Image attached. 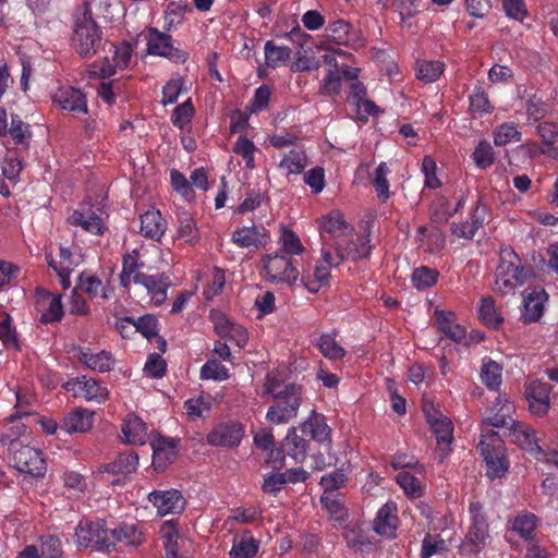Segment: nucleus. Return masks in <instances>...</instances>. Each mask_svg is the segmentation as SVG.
I'll return each instance as SVG.
<instances>
[{"label": "nucleus", "instance_id": "nucleus-61", "mask_svg": "<svg viewBox=\"0 0 558 558\" xmlns=\"http://www.w3.org/2000/svg\"><path fill=\"white\" fill-rule=\"evenodd\" d=\"M41 558H63L61 539L56 535H43L39 538Z\"/></svg>", "mask_w": 558, "mask_h": 558}, {"label": "nucleus", "instance_id": "nucleus-44", "mask_svg": "<svg viewBox=\"0 0 558 558\" xmlns=\"http://www.w3.org/2000/svg\"><path fill=\"white\" fill-rule=\"evenodd\" d=\"M480 377L488 389L497 390L502 381V366L486 356L482 360Z\"/></svg>", "mask_w": 558, "mask_h": 558}, {"label": "nucleus", "instance_id": "nucleus-48", "mask_svg": "<svg viewBox=\"0 0 558 558\" xmlns=\"http://www.w3.org/2000/svg\"><path fill=\"white\" fill-rule=\"evenodd\" d=\"M445 63L439 60H420L416 62L415 73L416 77L424 83H434L442 74Z\"/></svg>", "mask_w": 558, "mask_h": 558}, {"label": "nucleus", "instance_id": "nucleus-32", "mask_svg": "<svg viewBox=\"0 0 558 558\" xmlns=\"http://www.w3.org/2000/svg\"><path fill=\"white\" fill-rule=\"evenodd\" d=\"M435 319L438 329L449 339L457 343L462 342L465 339L466 330L461 324L457 323L454 313L437 310L435 311Z\"/></svg>", "mask_w": 558, "mask_h": 558}, {"label": "nucleus", "instance_id": "nucleus-43", "mask_svg": "<svg viewBox=\"0 0 558 558\" xmlns=\"http://www.w3.org/2000/svg\"><path fill=\"white\" fill-rule=\"evenodd\" d=\"M278 245V252L291 258L302 255L305 251L300 236L288 227H281Z\"/></svg>", "mask_w": 558, "mask_h": 558}, {"label": "nucleus", "instance_id": "nucleus-55", "mask_svg": "<svg viewBox=\"0 0 558 558\" xmlns=\"http://www.w3.org/2000/svg\"><path fill=\"white\" fill-rule=\"evenodd\" d=\"M521 132L513 122H505L497 126L494 131V144L496 146H505L511 142H520Z\"/></svg>", "mask_w": 558, "mask_h": 558}, {"label": "nucleus", "instance_id": "nucleus-51", "mask_svg": "<svg viewBox=\"0 0 558 558\" xmlns=\"http://www.w3.org/2000/svg\"><path fill=\"white\" fill-rule=\"evenodd\" d=\"M480 319L488 327L497 328L504 320L490 296L482 298L478 304Z\"/></svg>", "mask_w": 558, "mask_h": 558}, {"label": "nucleus", "instance_id": "nucleus-12", "mask_svg": "<svg viewBox=\"0 0 558 558\" xmlns=\"http://www.w3.org/2000/svg\"><path fill=\"white\" fill-rule=\"evenodd\" d=\"M279 402L268 409L266 418L272 424H283L296 416L301 405V390L299 387L288 389V396L278 399Z\"/></svg>", "mask_w": 558, "mask_h": 558}, {"label": "nucleus", "instance_id": "nucleus-10", "mask_svg": "<svg viewBox=\"0 0 558 558\" xmlns=\"http://www.w3.org/2000/svg\"><path fill=\"white\" fill-rule=\"evenodd\" d=\"M146 41L147 52L151 56L163 57L175 63H184L187 59V52L174 47L172 37L157 28H148Z\"/></svg>", "mask_w": 558, "mask_h": 558}, {"label": "nucleus", "instance_id": "nucleus-33", "mask_svg": "<svg viewBox=\"0 0 558 558\" xmlns=\"http://www.w3.org/2000/svg\"><path fill=\"white\" fill-rule=\"evenodd\" d=\"M121 432L122 439L126 444L141 446L146 442L147 426L145 422L134 413H130L125 416Z\"/></svg>", "mask_w": 558, "mask_h": 558}, {"label": "nucleus", "instance_id": "nucleus-40", "mask_svg": "<svg viewBox=\"0 0 558 558\" xmlns=\"http://www.w3.org/2000/svg\"><path fill=\"white\" fill-rule=\"evenodd\" d=\"M215 329L220 337L234 342L239 348H243L247 343V331L226 317H221L216 322Z\"/></svg>", "mask_w": 558, "mask_h": 558}, {"label": "nucleus", "instance_id": "nucleus-16", "mask_svg": "<svg viewBox=\"0 0 558 558\" xmlns=\"http://www.w3.org/2000/svg\"><path fill=\"white\" fill-rule=\"evenodd\" d=\"M54 105L74 114L88 112L86 96L81 89L72 86H60L51 95Z\"/></svg>", "mask_w": 558, "mask_h": 558}, {"label": "nucleus", "instance_id": "nucleus-50", "mask_svg": "<svg viewBox=\"0 0 558 558\" xmlns=\"http://www.w3.org/2000/svg\"><path fill=\"white\" fill-rule=\"evenodd\" d=\"M138 468V456L134 451L120 453L116 460L107 465V470L117 474H131Z\"/></svg>", "mask_w": 558, "mask_h": 558}, {"label": "nucleus", "instance_id": "nucleus-17", "mask_svg": "<svg viewBox=\"0 0 558 558\" xmlns=\"http://www.w3.org/2000/svg\"><path fill=\"white\" fill-rule=\"evenodd\" d=\"M428 422L433 429L437 449L436 454L440 462H442L451 453V445L453 440V424L450 418L439 414L437 416H429Z\"/></svg>", "mask_w": 558, "mask_h": 558}, {"label": "nucleus", "instance_id": "nucleus-34", "mask_svg": "<svg viewBox=\"0 0 558 558\" xmlns=\"http://www.w3.org/2000/svg\"><path fill=\"white\" fill-rule=\"evenodd\" d=\"M26 430L22 418L16 415L9 416L0 427V445L9 451L20 446L17 442Z\"/></svg>", "mask_w": 558, "mask_h": 558}, {"label": "nucleus", "instance_id": "nucleus-24", "mask_svg": "<svg viewBox=\"0 0 558 558\" xmlns=\"http://www.w3.org/2000/svg\"><path fill=\"white\" fill-rule=\"evenodd\" d=\"M399 519L397 515V506L395 502L385 504L377 511L376 517L373 521L374 532L387 538L396 537Z\"/></svg>", "mask_w": 558, "mask_h": 558}, {"label": "nucleus", "instance_id": "nucleus-54", "mask_svg": "<svg viewBox=\"0 0 558 558\" xmlns=\"http://www.w3.org/2000/svg\"><path fill=\"white\" fill-rule=\"evenodd\" d=\"M390 170L388 168V165L381 161L375 169L373 177V184L375 191L377 193L378 198L381 199L383 202H386L390 196V185L387 179Z\"/></svg>", "mask_w": 558, "mask_h": 558}, {"label": "nucleus", "instance_id": "nucleus-8", "mask_svg": "<svg viewBox=\"0 0 558 558\" xmlns=\"http://www.w3.org/2000/svg\"><path fill=\"white\" fill-rule=\"evenodd\" d=\"M478 449L485 462L486 476L492 481L502 478L510 468L507 449L501 444L494 445L484 439H481Z\"/></svg>", "mask_w": 558, "mask_h": 558}, {"label": "nucleus", "instance_id": "nucleus-29", "mask_svg": "<svg viewBox=\"0 0 558 558\" xmlns=\"http://www.w3.org/2000/svg\"><path fill=\"white\" fill-rule=\"evenodd\" d=\"M153 449V466L157 471H163L177 458V446L173 440L157 437L150 441Z\"/></svg>", "mask_w": 558, "mask_h": 558}, {"label": "nucleus", "instance_id": "nucleus-4", "mask_svg": "<svg viewBox=\"0 0 558 558\" xmlns=\"http://www.w3.org/2000/svg\"><path fill=\"white\" fill-rule=\"evenodd\" d=\"M524 269L518 254L510 247L502 248L495 272V290L501 294L511 293L524 283Z\"/></svg>", "mask_w": 558, "mask_h": 558}, {"label": "nucleus", "instance_id": "nucleus-38", "mask_svg": "<svg viewBox=\"0 0 558 558\" xmlns=\"http://www.w3.org/2000/svg\"><path fill=\"white\" fill-rule=\"evenodd\" d=\"M485 217L486 207L478 202L473 209L471 221L452 223L451 231L458 238L471 240L483 225Z\"/></svg>", "mask_w": 558, "mask_h": 558}, {"label": "nucleus", "instance_id": "nucleus-36", "mask_svg": "<svg viewBox=\"0 0 558 558\" xmlns=\"http://www.w3.org/2000/svg\"><path fill=\"white\" fill-rule=\"evenodd\" d=\"M93 423L94 412L77 408L64 417L61 427L69 434L85 433L92 428Z\"/></svg>", "mask_w": 558, "mask_h": 558}, {"label": "nucleus", "instance_id": "nucleus-52", "mask_svg": "<svg viewBox=\"0 0 558 558\" xmlns=\"http://www.w3.org/2000/svg\"><path fill=\"white\" fill-rule=\"evenodd\" d=\"M283 446L286 447L288 454L295 461H301L306 454L307 442L304 438L298 435L295 427H291L288 430L283 440Z\"/></svg>", "mask_w": 558, "mask_h": 558}, {"label": "nucleus", "instance_id": "nucleus-13", "mask_svg": "<svg viewBox=\"0 0 558 558\" xmlns=\"http://www.w3.org/2000/svg\"><path fill=\"white\" fill-rule=\"evenodd\" d=\"M46 260L58 275L62 288L69 289L71 286L70 275L74 268L81 264V255L69 247L60 246L58 257L52 256V254H47Z\"/></svg>", "mask_w": 558, "mask_h": 558}, {"label": "nucleus", "instance_id": "nucleus-42", "mask_svg": "<svg viewBox=\"0 0 558 558\" xmlns=\"http://www.w3.org/2000/svg\"><path fill=\"white\" fill-rule=\"evenodd\" d=\"M144 267V263L141 260L138 252L134 250L123 256L122 271L120 274V283L128 288L131 283H135L136 276H144L145 274L138 270Z\"/></svg>", "mask_w": 558, "mask_h": 558}, {"label": "nucleus", "instance_id": "nucleus-39", "mask_svg": "<svg viewBox=\"0 0 558 558\" xmlns=\"http://www.w3.org/2000/svg\"><path fill=\"white\" fill-rule=\"evenodd\" d=\"M258 548L259 542L254 538L250 531H245L239 537L233 538L229 556L230 558H253Z\"/></svg>", "mask_w": 558, "mask_h": 558}, {"label": "nucleus", "instance_id": "nucleus-58", "mask_svg": "<svg viewBox=\"0 0 558 558\" xmlns=\"http://www.w3.org/2000/svg\"><path fill=\"white\" fill-rule=\"evenodd\" d=\"M77 287L92 298H96L98 295H100L102 299L108 298L105 292V288L102 286L101 280L92 274L83 272L78 277Z\"/></svg>", "mask_w": 558, "mask_h": 558}, {"label": "nucleus", "instance_id": "nucleus-18", "mask_svg": "<svg viewBox=\"0 0 558 558\" xmlns=\"http://www.w3.org/2000/svg\"><path fill=\"white\" fill-rule=\"evenodd\" d=\"M231 241L240 248L258 250L269 241V233L263 226H242L234 229Z\"/></svg>", "mask_w": 558, "mask_h": 558}, {"label": "nucleus", "instance_id": "nucleus-6", "mask_svg": "<svg viewBox=\"0 0 558 558\" xmlns=\"http://www.w3.org/2000/svg\"><path fill=\"white\" fill-rule=\"evenodd\" d=\"M74 541L80 548L110 553V529L105 520L81 521L75 527Z\"/></svg>", "mask_w": 558, "mask_h": 558}, {"label": "nucleus", "instance_id": "nucleus-49", "mask_svg": "<svg viewBox=\"0 0 558 558\" xmlns=\"http://www.w3.org/2000/svg\"><path fill=\"white\" fill-rule=\"evenodd\" d=\"M177 233L184 242L193 244L198 241L199 232L192 215L187 211L178 214Z\"/></svg>", "mask_w": 558, "mask_h": 558}, {"label": "nucleus", "instance_id": "nucleus-56", "mask_svg": "<svg viewBox=\"0 0 558 558\" xmlns=\"http://www.w3.org/2000/svg\"><path fill=\"white\" fill-rule=\"evenodd\" d=\"M439 272L436 269L421 266L414 269L411 280L417 290L430 288L437 282Z\"/></svg>", "mask_w": 558, "mask_h": 558}, {"label": "nucleus", "instance_id": "nucleus-30", "mask_svg": "<svg viewBox=\"0 0 558 558\" xmlns=\"http://www.w3.org/2000/svg\"><path fill=\"white\" fill-rule=\"evenodd\" d=\"M140 232L143 236L158 241L167 230V221L156 208H149L140 217Z\"/></svg>", "mask_w": 558, "mask_h": 558}, {"label": "nucleus", "instance_id": "nucleus-47", "mask_svg": "<svg viewBox=\"0 0 558 558\" xmlns=\"http://www.w3.org/2000/svg\"><path fill=\"white\" fill-rule=\"evenodd\" d=\"M308 165V158L303 149H291L280 160L278 167L288 174H300Z\"/></svg>", "mask_w": 558, "mask_h": 558}, {"label": "nucleus", "instance_id": "nucleus-25", "mask_svg": "<svg viewBox=\"0 0 558 558\" xmlns=\"http://www.w3.org/2000/svg\"><path fill=\"white\" fill-rule=\"evenodd\" d=\"M550 385L542 381H533L526 389L529 409L533 415H545L550 407Z\"/></svg>", "mask_w": 558, "mask_h": 558}, {"label": "nucleus", "instance_id": "nucleus-57", "mask_svg": "<svg viewBox=\"0 0 558 558\" xmlns=\"http://www.w3.org/2000/svg\"><path fill=\"white\" fill-rule=\"evenodd\" d=\"M470 111L483 116L493 111L487 94L481 86H476L469 96Z\"/></svg>", "mask_w": 558, "mask_h": 558}, {"label": "nucleus", "instance_id": "nucleus-64", "mask_svg": "<svg viewBox=\"0 0 558 558\" xmlns=\"http://www.w3.org/2000/svg\"><path fill=\"white\" fill-rule=\"evenodd\" d=\"M195 113L191 99L179 105L172 113L171 122L174 126L183 130L192 120Z\"/></svg>", "mask_w": 558, "mask_h": 558}, {"label": "nucleus", "instance_id": "nucleus-37", "mask_svg": "<svg viewBox=\"0 0 558 558\" xmlns=\"http://www.w3.org/2000/svg\"><path fill=\"white\" fill-rule=\"evenodd\" d=\"M77 357L88 368L97 372H108L113 366V359L107 351L95 352L89 348H78Z\"/></svg>", "mask_w": 558, "mask_h": 558}, {"label": "nucleus", "instance_id": "nucleus-20", "mask_svg": "<svg viewBox=\"0 0 558 558\" xmlns=\"http://www.w3.org/2000/svg\"><path fill=\"white\" fill-rule=\"evenodd\" d=\"M37 308L41 313L40 322L50 324L61 320L63 317V306L61 294L49 292L45 289L36 291Z\"/></svg>", "mask_w": 558, "mask_h": 558}, {"label": "nucleus", "instance_id": "nucleus-5", "mask_svg": "<svg viewBox=\"0 0 558 558\" xmlns=\"http://www.w3.org/2000/svg\"><path fill=\"white\" fill-rule=\"evenodd\" d=\"M470 526L462 542V550L466 554H478L489 538V524L484 506L477 500L469 505Z\"/></svg>", "mask_w": 558, "mask_h": 558}, {"label": "nucleus", "instance_id": "nucleus-15", "mask_svg": "<svg viewBox=\"0 0 558 558\" xmlns=\"http://www.w3.org/2000/svg\"><path fill=\"white\" fill-rule=\"evenodd\" d=\"M147 499L157 509L160 517L180 513L185 509L186 504L182 493L174 488L153 490L148 494Z\"/></svg>", "mask_w": 558, "mask_h": 558}, {"label": "nucleus", "instance_id": "nucleus-31", "mask_svg": "<svg viewBox=\"0 0 558 558\" xmlns=\"http://www.w3.org/2000/svg\"><path fill=\"white\" fill-rule=\"evenodd\" d=\"M494 414L485 418L488 425L495 427L509 428L517 421L512 417L514 413V404L507 398L506 395H499L493 405Z\"/></svg>", "mask_w": 558, "mask_h": 558}, {"label": "nucleus", "instance_id": "nucleus-45", "mask_svg": "<svg viewBox=\"0 0 558 558\" xmlns=\"http://www.w3.org/2000/svg\"><path fill=\"white\" fill-rule=\"evenodd\" d=\"M319 352L329 361H341L345 354V349L336 340L335 333H323L316 341Z\"/></svg>", "mask_w": 558, "mask_h": 558}, {"label": "nucleus", "instance_id": "nucleus-19", "mask_svg": "<svg viewBox=\"0 0 558 558\" xmlns=\"http://www.w3.org/2000/svg\"><path fill=\"white\" fill-rule=\"evenodd\" d=\"M548 294L543 288L526 289L523 292L521 317L525 323L538 322L544 314Z\"/></svg>", "mask_w": 558, "mask_h": 558}, {"label": "nucleus", "instance_id": "nucleus-1", "mask_svg": "<svg viewBox=\"0 0 558 558\" xmlns=\"http://www.w3.org/2000/svg\"><path fill=\"white\" fill-rule=\"evenodd\" d=\"M102 41V31L93 17L88 3H83L73 13L71 45L82 58L95 56Z\"/></svg>", "mask_w": 558, "mask_h": 558}, {"label": "nucleus", "instance_id": "nucleus-35", "mask_svg": "<svg viewBox=\"0 0 558 558\" xmlns=\"http://www.w3.org/2000/svg\"><path fill=\"white\" fill-rule=\"evenodd\" d=\"M143 542V534L135 524H119L110 529V551L118 544L138 546Z\"/></svg>", "mask_w": 558, "mask_h": 558}, {"label": "nucleus", "instance_id": "nucleus-60", "mask_svg": "<svg viewBox=\"0 0 558 558\" xmlns=\"http://www.w3.org/2000/svg\"><path fill=\"white\" fill-rule=\"evenodd\" d=\"M296 387L293 384L286 385L278 376L277 373L270 372L267 374L264 383V392L271 395L275 399H281L288 396V389Z\"/></svg>", "mask_w": 558, "mask_h": 558}, {"label": "nucleus", "instance_id": "nucleus-7", "mask_svg": "<svg viewBox=\"0 0 558 558\" xmlns=\"http://www.w3.org/2000/svg\"><path fill=\"white\" fill-rule=\"evenodd\" d=\"M316 226L319 231L322 246L337 245V241H342L344 238L351 236L354 229L344 219L340 210H331L316 220Z\"/></svg>", "mask_w": 558, "mask_h": 558}, {"label": "nucleus", "instance_id": "nucleus-9", "mask_svg": "<svg viewBox=\"0 0 558 558\" xmlns=\"http://www.w3.org/2000/svg\"><path fill=\"white\" fill-rule=\"evenodd\" d=\"M10 464L21 473L41 476L46 472L43 452L28 446H19L9 451Z\"/></svg>", "mask_w": 558, "mask_h": 558}, {"label": "nucleus", "instance_id": "nucleus-2", "mask_svg": "<svg viewBox=\"0 0 558 558\" xmlns=\"http://www.w3.org/2000/svg\"><path fill=\"white\" fill-rule=\"evenodd\" d=\"M369 235L353 234L337 241V245L324 244L320 248L322 257L331 265H341L345 260L357 262L367 258L371 254Z\"/></svg>", "mask_w": 558, "mask_h": 558}, {"label": "nucleus", "instance_id": "nucleus-27", "mask_svg": "<svg viewBox=\"0 0 558 558\" xmlns=\"http://www.w3.org/2000/svg\"><path fill=\"white\" fill-rule=\"evenodd\" d=\"M68 222L73 227H81L92 234H102L105 225L102 219L89 207H80L68 217Z\"/></svg>", "mask_w": 558, "mask_h": 558}, {"label": "nucleus", "instance_id": "nucleus-59", "mask_svg": "<svg viewBox=\"0 0 558 558\" xmlns=\"http://www.w3.org/2000/svg\"><path fill=\"white\" fill-rule=\"evenodd\" d=\"M464 201L461 198L457 203L456 207H451L447 198H438L432 207L430 217L434 221L445 222L447 221L460 207H462Z\"/></svg>", "mask_w": 558, "mask_h": 558}, {"label": "nucleus", "instance_id": "nucleus-28", "mask_svg": "<svg viewBox=\"0 0 558 558\" xmlns=\"http://www.w3.org/2000/svg\"><path fill=\"white\" fill-rule=\"evenodd\" d=\"M325 33L329 40L338 45L357 46L361 41L360 35L353 31L351 24L341 19L330 22Z\"/></svg>", "mask_w": 558, "mask_h": 558}, {"label": "nucleus", "instance_id": "nucleus-26", "mask_svg": "<svg viewBox=\"0 0 558 558\" xmlns=\"http://www.w3.org/2000/svg\"><path fill=\"white\" fill-rule=\"evenodd\" d=\"M539 525V519L532 512L521 511L510 518L507 527L524 542H533L535 532Z\"/></svg>", "mask_w": 558, "mask_h": 558}, {"label": "nucleus", "instance_id": "nucleus-53", "mask_svg": "<svg viewBox=\"0 0 558 558\" xmlns=\"http://www.w3.org/2000/svg\"><path fill=\"white\" fill-rule=\"evenodd\" d=\"M213 398L210 396H199L196 398L187 399L184 402V409L187 415L193 418H201L207 415L213 408Z\"/></svg>", "mask_w": 558, "mask_h": 558}, {"label": "nucleus", "instance_id": "nucleus-23", "mask_svg": "<svg viewBox=\"0 0 558 558\" xmlns=\"http://www.w3.org/2000/svg\"><path fill=\"white\" fill-rule=\"evenodd\" d=\"M135 284L143 286L146 289L150 301L155 305H160L167 300V291L171 286V281L165 274H156L136 276Z\"/></svg>", "mask_w": 558, "mask_h": 558}, {"label": "nucleus", "instance_id": "nucleus-3", "mask_svg": "<svg viewBox=\"0 0 558 558\" xmlns=\"http://www.w3.org/2000/svg\"><path fill=\"white\" fill-rule=\"evenodd\" d=\"M259 275L269 283L293 286L300 272L293 258L272 252L260 257Z\"/></svg>", "mask_w": 558, "mask_h": 558}, {"label": "nucleus", "instance_id": "nucleus-11", "mask_svg": "<svg viewBox=\"0 0 558 558\" xmlns=\"http://www.w3.org/2000/svg\"><path fill=\"white\" fill-rule=\"evenodd\" d=\"M244 436V427L235 421H225L216 424L207 434L206 440L210 446L234 448Z\"/></svg>", "mask_w": 558, "mask_h": 558}, {"label": "nucleus", "instance_id": "nucleus-46", "mask_svg": "<svg viewBox=\"0 0 558 558\" xmlns=\"http://www.w3.org/2000/svg\"><path fill=\"white\" fill-rule=\"evenodd\" d=\"M417 239L428 252H436L445 246L446 239L444 233L436 227L421 226L417 229Z\"/></svg>", "mask_w": 558, "mask_h": 558}, {"label": "nucleus", "instance_id": "nucleus-22", "mask_svg": "<svg viewBox=\"0 0 558 558\" xmlns=\"http://www.w3.org/2000/svg\"><path fill=\"white\" fill-rule=\"evenodd\" d=\"M339 265L327 263L322 256L313 268L305 269L301 277V281L311 293L318 292L322 288L329 284L331 268Z\"/></svg>", "mask_w": 558, "mask_h": 558}, {"label": "nucleus", "instance_id": "nucleus-63", "mask_svg": "<svg viewBox=\"0 0 558 558\" xmlns=\"http://www.w3.org/2000/svg\"><path fill=\"white\" fill-rule=\"evenodd\" d=\"M256 149L254 143L246 136H239L233 146V151L243 158L248 169L255 168L254 154Z\"/></svg>", "mask_w": 558, "mask_h": 558}, {"label": "nucleus", "instance_id": "nucleus-14", "mask_svg": "<svg viewBox=\"0 0 558 558\" xmlns=\"http://www.w3.org/2000/svg\"><path fill=\"white\" fill-rule=\"evenodd\" d=\"M65 389L74 396L83 397L86 401L104 403L109 396L107 387L95 378L81 376L65 384Z\"/></svg>", "mask_w": 558, "mask_h": 558}, {"label": "nucleus", "instance_id": "nucleus-21", "mask_svg": "<svg viewBox=\"0 0 558 558\" xmlns=\"http://www.w3.org/2000/svg\"><path fill=\"white\" fill-rule=\"evenodd\" d=\"M508 429L511 441L521 449L535 454L538 459L541 456H545L532 427L522 422H515Z\"/></svg>", "mask_w": 558, "mask_h": 558}, {"label": "nucleus", "instance_id": "nucleus-41", "mask_svg": "<svg viewBox=\"0 0 558 558\" xmlns=\"http://www.w3.org/2000/svg\"><path fill=\"white\" fill-rule=\"evenodd\" d=\"M292 50L288 46L277 45L268 40L264 46L265 63L268 68L277 69L284 66L291 59Z\"/></svg>", "mask_w": 558, "mask_h": 558}, {"label": "nucleus", "instance_id": "nucleus-62", "mask_svg": "<svg viewBox=\"0 0 558 558\" xmlns=\"http://www.w3.org/2000/svg\"><path fill=\"white\" fill-rule=\"evenodd\" d=\"M201 378L205 380L222 381L230 376L229 369L217 360H208L201 368Z\"/></svg>", "mask_w": 558, "mask_h": 558}]
</instances>
